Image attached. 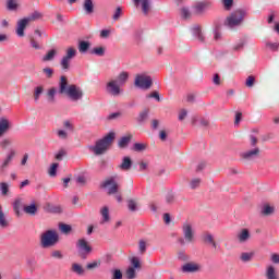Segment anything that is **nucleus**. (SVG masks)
Segmentation results:
<instances>
[{"mask_svg":"<svg viewBox=\"0 0 279 279\" xmlns=\"http://www.w3.org/2000/svg\"><path fill=\"white\" fill-rule=\"evenodd\" d=\"M59 95H66L71 101H80L84 97V92L75 84L69 85V78L62 75L59 81Z\"/></svg>","mask_w":279,"mask_h":279,"instance_id":"obj_1","label":"nucleus"},{"mask_svg":"<svg viewBox=\"0 0 279 279\" xmlns=\"http://www.w3.org/2000/svg\"><path fill=\"white\" fill-rule=\"evenodd\" d=\"M114 138H117V133L109 132L102 138L97 140L94 146H89V150L96 156H101L112 147L114 144Z\"/></svg>","mask_w":279,"mask_h":279,"instance_id":"obj_2","label":"nucleus"},{"mask_svg":"<svg viewBox=\"0 0 279 279\" xmlns=\"http://www.w3.org/2000/svg\"><path fill=\"white\" fill-rule=\"evenodd\" d=\"M109 186V187H108ZM100 189H108L107 195H114V198L119 204L123 202V195L119 192V183L117 177H109L100 183Z\"/></svg>","mask_w":279,"mask_h":279,"instance_id":"obj_3","label":"nucleus"},{"mask_svg":"<svg viewBox=\"0 0 279 279\" xmlns=\"http://www.w3.org/2000/svg\"><path fill=\"white\" fill-rule=\"evenodd\" d=\"M245 16H247V11H245V9H238L227 16L223 25L230 29L239 27V25H242L243 21H245Z\"/></svg>","mask_w":279,"mask_h":279,"instance_id":"obj_4","label":"nucleus"},{"mask_svg":"<svg viewBox=\"0 0 279 279\" xmlns=\"http://www.w3.org/2000/svg\"><path fill=\"white\" fill-rule=\"evenodd\" d=\"M60 241V235L53 230H48L41 234V247H53Z\"/></svg>","mask_w":279,"mask_h":279,"instance_id":"obj_5","label":"nucleus"},{"mask_svg":"<svg viewBox=\"0 0 279 279\" xmlns=\"http://www.w3.org/2000/svg\"><path fill=\"white\" fill-rule=\"evenodd\" d=\"M76 247H78V256L83 260H86V258H88V254L93 252V246H90V244H88L85 239H80L77 241Z\"/></svg>","mask_w":279,"mask_h":279,"instance_id":"obj_6","label":"nucleus"},{"mask_svg":"<svg viewBox=\"0 0 279 279\" xmlns=\"http://www.w3.org/2000/svg\"><path fill=\"white\" fill-rule=\"evenodd\" d=\"M153 84L154 81L151 80V76L137 74L135 78V86H137L138 88H144V90H149Z\"/></svg>","mask_w":279,"mask_h":279,"instance_id":"obj_7","label":"nucleus"},{"mask_svg":"<svg viewBox=\"0 0 279 279\" xmlns=\"http://www.w3.org/2000/svg\"><path fill=\"white\" fill-rule=\"evenodd\" d=\"M107 92L113 97L121 95V87L117 84V81L107 83Z\"/></svg>","mask_w":279,"mask_h":279,"instance_id":"obj_8","label":"nucleus"},{"mask_svg":"<svg viewBox=\"0 0 279 279\" xmlns=\"http://www.w3.org/2000/svg\"><path fill=\"white\" fill-rule=\"evenodd\" d=\"M29 25V20L27 17H24L17 22V29L16 34L20 37L25 36V28Z\"/></svg>","mask_w":279,"mask_h":279,"instance_id":"obj_9","label":"nucleus"},{"mask_svg":"<svg viewBox=\"0 0 279 279\" xmlns=\"http://www.w3.org/2000/svg\"><path fill=\"white\" fill-rule=\"evenodd\" d=\"M211 3L209 1L197 2L194 5L195 14H204L206 10L210 8Z\"/></svg>","mask_w":279,"mask_h":279,"instance_id":"obj_10","label":"nucleus"},{"mask_svg":"<svg viewBox=\"0 0 279 279\" xmlns=\"http://www.w3.org/2000/svg\"><path fill=\"white\" fill-rule=\"evenodd\" d=\"M183 234L185 238V241L189 243H193L194 233H193V227L189 223L183 226Z\"/></svg>","mask_w":279,"mask_h":279,"instance_id":"obj_11","label":"nucleus"},{"mask_svg":"<svg viewBox=\"0 0 279 279\" xmlns=\"http://www.w3.org/2000/svg\"><path fill=\"white\" fill-rule=\"evenodd\" d=\"M182 271H184L185 274H195V271H199V265L186 263L182 266Z\"/></svg>","mask_w":279,"mask_h":279,"instance_id":"obj_12","label":"nucleus"},{"mask_svg":"<svg viewBox=\"0 0 279 279\" xmlns=\"http://www.w3.org/2000/svg\"><path fill=\"white\" fill-rule=\"evenodd\" d=\"M130 143H132V134L121 137L118 142V147L125 149Z\"/></svg>","mask_w":279,"mask_h":279,"instance_id":"obj_13","label":"nucleus"},{"mask_svg":"<svg viewBox=\"0 0 279 279\" xmlns=\"http://www.w3.org/2000/svg\"><path fill=\"white\" fill-rule=\"evenodd\" d=\"M10 130V120L7 118L0 119V136L4 135Z\"/></svg>","mask_w":279,"mask_h":279,"instance_id":"obj_14","label":"nucleus"},{"mask_svg":"<svg viewBox=\"0 0 279 279\" xmlns=\"http://www.w3.org/2000/svg\"><path fill=\"white\" fill-rule=\"evenodd\" d=\"M119 169H121V171H130V169H132V158L123 157L122 165L119 166Z\"/></svg>","mask_w":279,"mask_h":279,"instance_id":"obj_15","label":"nucleus"},{"mask_svg":"<svg viewBox=\"0 0 279 279\" xmlns=\"http://www.w3.org/2000/svg\"><path fill=\"white\" fill-rule=\"evenodd\" d=\"M193 35L198 38L199 43H206V37H204V34L202 33V26L195 25L193 27Z\"/></svg>","mask_w":279,"mask_h":279,"instance_id":"obj_16","label":"nucleus"},{"mask_svg":"<svg viewBox=\"0 0 279 279\" xmlns=\"http://www.w3.org/2000/svg\"><path fill=\"white\" fill-rule=\"evenodd\" d=\"M46 210L47 213H51L53 215H60L62 213V207L61 206H56L52 204H47L46 205Z\"/></svg>","mask_w":279,"mask_h":279,"instance_id":"obj_17","label":"nucleus"},{"mask_svg":"<svg viewBox=\"0 0 279 279\" xmlns=\"http://www.w3.org/2000/svg\"><path fill=\"white\" fill-rule=\"evenodd\" d=\"M83 8L86 14H93V12H95V4L93 3V0H84Z\"/></svg>","mask_w":279,"mask_h":279,"instance_id":"obj_18","label":"nucleus"},{"mask_svg":"<svg viewBox=\"0 0 279 279\" xmlns=\"http://www.w3.org/2000/svg\"><path fill=\"white\" fill-rule=\"evenodd\" d=\"M90 49V41L80 40L78 41V51L80 53H86Z\"/></svg>","mask_w":279,"mask_h":279,"instance_id":"obj_19","label":"nucleus"},{"mask_svg":"<svg viewBox=\"0 0 279 279\" xmlns=\"http://www.w3.org/2000/svg\"><path fill=\"white\" fill-rule=\"evenodd\" d=\"M135 5L142 3V10L144 14H149V0H133Z\"/></svg>","mask_w":279,"mask_h":279,"instance_id":"obj_20","label":"nucleus"},{"mask_svg":"<svg viewBox=\"0 0 279 279\" xmlns=\"http://www.w3.org/2000/svg\"><path fill=\"white\" fill-rule=\"evenodd\" d=\"M258 154H260V148L256 147L252 150H247L246 153L242 154V158L247 160L250 158H253V156H258Z\"/></svg>","mask_w":279,"mask_h":279,"instance_id":"obj_21","label":"nucleus"},{"mask_svg":"<svg viewBox=\"0 0 279 279\" xmlns=\"http://www.w3.org/2000/svg\"><path fill=\"white\" fill-rule=\"evenodd\" d=\"M24 213H26V215H36V213H38V205L34 203L32 205L24 206Z\"/></svg>","mask_w":279,"mask_h":279,"instance_id":"obj_22","label":"nucleus"},{"mask_svg":"<svg viewBox=\"0 0 279 279\" xmlns=\"http://www.w3.org/2000/svg\"><path fill=\"white\" fill-rule=\"evenodd\" d=\"M23 208V203L21 202V198H17L13 203V210L16 215V217H21V209Z\"/></svg>","mask_w":279,"mask_h":279,"instance_id":"obj_23","label":"nucleus"},{"mask_svg":"<svg viewBox=\"0 0 279 279\" xmlns=\"http://www.w3.org/2000/svg\"><path fill=\"white\" fill-rule=\"evenodd\" d=\"M148 118H149V108H145L142 112H140L137 117V122L143 123L147 121Z\"/></svg>","mask_w":279,"mask_h":279,"instance_id":"obj_24","label":"nucleus"},{"mask_svg":"<svg viewBox=\"0 0 279 279\" xmlns=\"http://www.w3.org/2000/svg\"><path fill=\"white\" fill-rule=\"evenodd\" d=\"M59 230L63 233V234H71V232L73 231V227H71V225H66L64 222H60L59 223Z\"/></svg>","mask_w":279,"mask_h":279,"instance_id":"obj_25","label":"nucleus"},{"mask_svg":"<svg viewBox=\"0 0 279 279\" xmlns=\"http://www.w3.org/2000/svg\"><path fill=\"white\" fill-rule=\"evenodd\" d=\"M92 56H99L104 57L106 56V48L105 47H95L90 50Z\"/></svg>","mask_w":279,"mask_h":279,"instance_id":"obj_26","label":"nucleus"},{"mask_svg":"<svg viewBox=\"0 0 279 279\" xmlns=\"http://www.w3.org/2000/svg\"><path fill=\"white\" fill-rule=\"evenodd\" d=\"M203 241L204 243H208L209 245H213V247L217 250V242H215V238H213V234L208 233L204 235Z\"/></svg>","mask_w":279,"mask_h":279,"instance_id":"obj_27","label":"nucleus"},{"mask_svg":"<svg viewBox=\"0 0 279 279\" xmlns=\"http://www.w3.org/2000/svg\"><path fill=\"white\" fill-rule=\"evenodd\" d=\"M238 239L240 243H245L247 239H250V230L247 229H242L241 233L238 235Z\"/></svg>","mask_w":279,"mask_h":279,"instance_id":"obj_28","label":"nucleus"},{"mask_svg":"<svg viewBox=\"0 0 279 279\" xmlns=\"http://www.w3.org/2000/svg\"><path fill=\"white\" fill-rule=\"evenodd\" d=\"M16 156V153L14 150H11L5 160L3 161L1 169H5L10 162H12V158Z\"/></svg>","mask_w":279,"mask_h":279,"instance_id":"obj_29","label":"nucleus"},{"mask_svg":"<svg viewBox=\"0 0 279 279\" xmlns=\"http://www.w3.org/2000/svg\"><path fill=\"white\" fill-rule=\"evenodd\" d=\"M58 167H60V163L58 162L50 166L48 173L51 178H56L58 175Z\"/></svg>","mask_w":279,"mask_h":279,"instance_id":"obj_30","label":"nucleus"},{"mask_svg":"<svg viewBox=\"0 0 279 279\" xmlns=\"http://www.w3.org/2000/svg\"><path fill=\"white\" fill-rule=\"evenodd\" d=\"M267 279H278V275H276V268L274 266H269L266 272Z\"/></svg>","mask_w":279,"mask_h":279,"instance_id":"obj_31","label":"nucleus"},{"mask_svg":"<svg viewBox=\"0 0 279 279\" xmlns=\"http://www.w3.org/2000/svg\"><path fill=\"white\" fill-rule=\"evenodd\" d=\"M56 49H51L47 52L46 56H44L43 58V62H49L50 60H53V58H56Z\"/></svg>","mask_w":279,"mask_h":279,"instance_id":"obj_32","label":"nucleus"},{"mask_svg":"<svg viewBox=\"0 0 279 279\" xmlns=\"http://www.w3.org/2000/svg\"><path fill=\"white\" fill-rule=\"evenodd\" d=\"M26 19L29 23H32V21H39V19H43V13H40L39 11H35Z\"/></svg>","mask_w":279,"mask_h":279,"instance_id":"obj_33","label":"nucleus"},{"mask_svg":"<svg viewBox=\"0 0 279 279\" xmlns=\"http://www.w3.org/2000/svg\"><path fill=\"white\" fill-rule=\"evenodd\" d=\"M128 208L131 213H136L138 210V206L136 204V201L134 199H129L128 201Z\"/></svg>","mask_w":279,"mask_h":279,"instance_id":"obj_34","label":"nucleus"},{"mask_svg":"<svg viewBox=\"0 0 279 279\" xmlns=\"http://www.w3.org/2000/svg\"><path fill=\"white\" fill-rule=\"evenodd\" d=\"M100 213L102 215L104 222L110 221V209L108 207H102Z\"/></svg>","mask_w":279,"mask_h":279,"instance_id":"obj_35","label":"nucleus"},{"mask_svg":"<svg viewBox=\"0 0 279 279\" xmlns=\"http://www.w3.org/2000/svg\"><path fill=\"white\" fill-rule=\"evenodd\" d=\"M45 93V87L37 86L34 90V99L35 101H38L40 99V95Z\"/></svg>","mask_w":279,"mask_h":279,"instance_id":"obj_36","label":"nucleus"},{"mask_svg":"<svg viewBox=\"0 0 279 279\" xmlns=\"http://www.w3.org/2000/svg\"><path fill=\"white\" fill-rule=\"evenodd\" d=\"M274 210L275 208L270 205H265L263 210H262V214L265 216V217H269V215H274Z\"/></svg>","mask_w":279,"mask_h":279,"instance_id":"obj_37","label":"nucleus"},{"mask_svg":"<svg viewBox=\"0 0 279 279\" xmlns=\"http://www.w3.org/2000/svg\"><path fill=\"white\" fill-rule=\"evenodd\" d=\"M129 77H130V74H128V72L120 73L118 76L119 84H121V85L125 84V82H128Z\"/></svg>","mask_w":279,"mask_h":279,"instance_id":"obj_38","label":"nucleus"},{"mask_svg":"<svg viewBox=\"0 0 279 279\" xmlns=\"http://www.w3.org/2000/svg\"><path fill=\"white\" fill-rule=\"evenodd\" d=\"M7 9L10 11L19 10V3H16V0H8Z\"/></svg>","mask_w":279,"mask_h":279,"instance_id":"obj_39","label":"nucleus"},{"mask_svg":"<svg viewBox=\"0 0 279 279\" xmlns=\"http://www.w3.org/2000/svg\"><path fill=\"white\" fill-rule=\"evenodd\" d=\"M72 271H74V274H77L78 276H84V268L80 264H73Z\"/></svg>","mask_w":279,"mask_h":279,"instance_id":"obj_40","label":"nucleus"},{"mask_svg":"<svg viewBox=\"0 0 279 279\" xmlns=\"http://www.w3.org/2000/svg\"><path fill=\"white\" fill-rule=\"evenodd\" d=\"M61 66L64 71H69V69H71V59L63 57L61 60Z\"/></svg>","mask_w":279,"mask_h":279,"instance_id":"obj_41","label":"nucleus"},{"mask_svg":"<svg viewBox=\"0 0 279 279\" xmlns=\"http://www.w3.org/2000/svg\"><path fill=\"white\" fill-rule=\"evenodd\" d=\"M222 5L227 12H230V10H232V7L234 5V0H222Z\"/></svg>","mask_w":279,"mask_h":279,"instance_id":"obj_42","label":"nucleus"},{"mask_svg":"<svg viewBox=\"0 0 279 279\" xmlns=\"http://www.w3.org/2000/svg\"><path fill=\"white\" fill-rule=\"evenodd\" d=\"M75 56H77V50H75V48L70 47L66 50V54L64 56V58H68L69 60H71L72 58H75Z\"/></svg>","mask_w":279,"mask_h":279,"instance_id":"obj_43","label":"nucleus"},{"mask_svg":"<svg viewBox=\"0 0 279 279\" xmlns=\"http://www.w3.org/2000/svg\"><path fill=\"white\" fill-rule=\"evenodd\" d=\"M145 149H147V144L135 143L133 145V151H145Z\"/></svg>","mask_w":279,"mask_h":279,"instance_id":"obj_44","label":"nucleus"},{"mask_svg":"<svg viewBox=\"0 0 279 279\" xmlns=\"http://www.w3.org/2000/svg\"><path fill=\"white\" fill-rule=\"evenodd\" d=\"M56 93H57V89L56 87H51L49 90H48V100L53 104L56 101Z\"/></svg>","mask_w":279,"mask_h":279,"instance_id":"obj_45","label":"nucleus"},{"mask_svg":"<svg viewBox=\"0 0 279 279\" xmlns=\"http://www.w3.org/2000/svg\"><path fill=\"white\" fill-rule=\"evenodd\" d=\"M0 226L5 228L8 226V220H5V214H3V207L0 205Z\"/></svg>","mask_w":279,"mask_h":279,"instance_id":"obj_46","label":"nucleus"},{"mask_svg":"<svg viewBox=\"0 0 279 279\" xmlns=\"http://www.w3.org/2000/svg\"><path fill=\"white\" fill-rule=\"evenodd\" d=\"M131 267L133 268V269H141V259L138 258V257H132L131 258Z\"/></svg>","mask_w":279,"mask_h":279,"instance_id":"obj_47","label":"nucleus"},{"mask_svg":"<svg viewBox=\"0 0 279 279\" xmlns=\"http://www.w3.org/2000/svg\"><path fill=\"white\" fill-rule=\"evenodd\" d=\"M252 258H254V253H242L241 254V260H243V263H250V260H252Z\"/></svg>","mask_w":279,"mask_h":279,"instance_id":"obj_48","label":"nucleus"},{"mask_svg":"<svg viewBox=\"0 0 279 279\" xmlns=\"http://www.w3.org/2000/svg\"><path fill=\"white\" fill-rule=\"evenodd\" d=\"M254 84H256V77L254 75H250L247 78H246V82H245V86L247 88H252V86H254Z\"/></svg>","mask_w":279,"mask_h":279,"instance_id":"obj_49","label":"nucleus"},{"mask_svg":"<svg viewBox=\"0 0 279 279\" xmlns=\"http://www.w3.org/2000/svg\"><path fill=\"white\" fill-rule=\"evenodd\" d=\"M126 278L128 279H134L136 278V268L129 267L126 269Z\"/></svg>","mask_w":279,"mask_h":279,"instance_id":"obj_50","label":"nucleus"},{"mask_svg":"<svg viewBox=\"0 0 279 279\" xmlns=\"http://www.w3.org/2000/svg\"><path fill=\"white\" fill-rule=\"evenodd\" d=\"M64 156H66V150L64 148L59 149L58 154H56V160H63Z\"/></svg>","mask_w":279,"mask_h":279,"instance_id":"obj_51","label":"nucleus"},{"mask_svg":"<svg viewBox=\"0 0 279 279\" xmlns=\"http://www.w3.org/2000/svg\"><path fill=\"white\" fill-rule=\"evenodd\" d=\"M111 279H123V272L121 269H113Z\"/></svg>","mask_w":279,"mask_h":279,"instance_id":"obj_52","label":"nucleus"},{"mask_svg":"<svg viewBox=\"0 0 279 279\" xmlns=\"http://www.w3.org/2000/svg\"><path fill=\"white\" fill-rule=\"evenodd\" d=\"M121 14H123V9L121 7H118L112 16L113 21H119V19H121Z\"/></svg>","mask_w":279,"mask_h":279,"instance_id":"obj_53","label":"nucleus"},{"mask_svg":"<svg viewBox=\"0 0 279 279\" xmlns=\"http://www.w3.org/2000/svg\"><path fill=\"white\" fill-rule=\"evenodd\" d=\"M138 247H140V253L145 254V252H147V242H145L144 240H141L138 243Z\"/></svg>","mask_w":279,"mask_h":279,"instance_id":"obj_54","label":"nucleus"},{"mask_svg":"<svg viewBox=\"0 0 279 279\" xmlns=\"http://www.w3.org/2000/svg\"><path fill=\"white\" fill-rule=\"evenodd\" d=\"M63 128H64L65 130H69L70 132H74V131H75V126H74L73 123H71V121H69V120H65V121L63 122Z\"/></svg>","mask_w":279,"mask_h":279,"instance_id":"obj_55","label":"nucleus"},{"mask_svg":"<svg viewBox=\"0 0 279 279\" xmlns=\"http://www.w3.org/2000/svg\"><path fill=\"white\" fill-rule=\"evenodd\" d=\"M266 47L269 48L270 51H278L279 49V44L278 43H266Z\"/></svg>","mask_w":279,"mask_h":279,"instance_id":"obj_56","label":"nucleus"},{"mask_svg":"<svg viewBox=\"0 0 279 279\" xmlns=\"http://www.w3.org/2000/svg\"><path fill=\"white\" fill-rule=\"evenodd\" d=\"M148 99H156V101H160V93L154 90L147 95Z\"/></svg>","mask_w":279,"mask_h":279,"instance_id":"obj_57","label":"nucleus"},{"mask_svg":"<svg viewBox=\"0 0 279 279\" xmlns=\"http://www.w3.org/2000/svg\"><path fill=\"white\" fill-rule=\"evenodd\" d=\"M101 266V262L98 260V262H93V263H88L86 265V269H97V267H100Z\"/></svg>","mask_w":279,"mask_h":279,"instance_id":"obj_58","label":"nucleus"},{"mask_svg":"<svg viewBox=\"0 0 279 279\" xmlns=\"http://www.w3.org/2000/svg\"><path fill=\"white\" fill-rule=\"evenodd\" d=\"M43 72L45 73L46 77H48V80H51V77H53V69L44 68Z\"/></svg>","mask_w":279,"mask_h":279,"instance_id":"obj_59","label":"nucleus"},{"mask_svg":"<svg viewBox=\"0 0 279 279\" xmlns=\"http://www.w3.org/2000/svg\"><path fill=\"white\" fill-rule=\"evenodd\" d=\"M214 32H221V19L214 21Z\"/></svg>","mask_w":279,"mask_h":279,"instance_id":"obj_60","label":"nucleus"},{"mask_svg":"<svg viewBox=\"0 0 279 279\" xmlns=\"http://www.w3.org/2000/svg\"><path fill=\"white\" fill-rule=\"evenodd\" d=\"M243 121V113L241 111L235 112L234 125H239Z\"/></svg>","mask_w":279,"mask_h":279,"instance_id":"obj_61","label":"nucleus"},{"mask_svg":"<svg viewBox=\"0 0 279 279\" xmlns=\"http://www.w3.org/2000/svg\"><path fill=\"white\" fill-rule=\"evenodd\" d=\"M178 258H179V260L186 263V260H189V255H186V253H184V251H181L178 253Z\"/></svg>","mask_w":279,"mask_h":279,"instance_id":"obj_62","label":"nucleus"},{"mask_svg":"<svg viewBox=\"0 0 279 279\" xmlns=\"http://www.w3.org/2000/svg\"><path fill=\"white\" fill-rule=\"evenodd\" d=\"M181 15L183 19H191V12L186 8L181 9Z\"/></svg>","mask_w":279,"mask_h":279,"instance_id":"obj_63","label":"nucleus"},{"mask_svg":"<svg viewBox=\"0 0 279 279\" xmlns=\"http://www.w3.org/2000/svg\"><path fill=\"white\" fill-rule=\"evenodd\" d=\"M190 184L191 189H197L202 184V179H193Z\"/></svg>","mask_w":279,"mask_h":279,"instance_id":"obj_64","label":"nucleus"}]
</instances>
